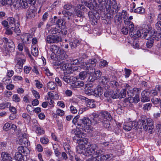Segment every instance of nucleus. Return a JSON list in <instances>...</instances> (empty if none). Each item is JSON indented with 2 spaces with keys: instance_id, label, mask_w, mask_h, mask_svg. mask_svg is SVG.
<instances>
[{
  "instance_id": "nucleus-57",
  "label": "nucleus",
  "mask_w": 161,
  "mask_h": 161,
  "mask_svg": "<svg viewBox=\"0 0 161 161\" xmlns=\"http://www.w3.org/2000/svg\"><path fill=\"white\" fill-rule=\"evenodd\" d=\"M126 89H123L122 91L120 92L119 94V98H124L126 95Z\"/></svg>"
},
{
  "instance_id": "nucleus-25",
  "label": "nucleus",
  "mask_w": 161,
  "mask_h": 161,
  "mask_svg": "<svg viewBox=\"0 0 161 161\" xmlns=\"http://www.w3.org/2000/svg\"><path fill=\"white\" fill-rule=\"evenodd\" d=\"M78 7L79 9H75V14L78 17H80L83 16L84 14V12H82L79 9L80 8V9H83L84 8V7L82 6H80V5H79V6H78Z\"/></svg>"
},
{
  "instance_id": "nucleus-55",
  "label": "nucleus",
  "mask_w": 161,
  "mask_h": 161,
  "mask_svg": "<svg viewBox=\"0 0 161 161\" xmlns=\"http://www.w3.org/2000/svg\"><path fill=\"white\" fill-rule=\"evenodd\" d=\"M120 13L122 18H123L124 20L125 19H126L128 18V14L126 11L123 10L121 13Z\"/></svg>"
},
{
  "instance_id": "nucleus-4",
  "label": "nucleus",
  "mask_w": 161,
  "mask_h": 161,
  "mask_svg": "<svg viewBox=\"0 0 161 161\" xmlns=\"http://www.w3.org/2000/svg\"><path fill=\"white\" fill-rule=\"evenodd\" d=\"M112 119L111 115L107 111H104L100 113L97 117L96 116L93 120L96 123L99 124L105 128H108L109 126V121Z\"/></svg>"
},
{
  "instance_id": "nucleus-45",
  "label": "nucleus",
  "mask_w": 161,
  "mask_h": 161,
  "mask_svg": "<svg viewBox=\"0 0 161 161\" xmlns=\"http://www.w3.org/2000/svg\"><path fill=\"white\" fill-rule=\"evenodd\" d=\"M151 100L152 102L155 104H159V103H161V101L160 98L154 97L151 98Z\"/></svg>"
},
{
  "instance_id": "nucleus-30",
  "label": "nucleus",
  "mask_w": 161,
  "mask_h": 161,
  "mask_svg": "<svg viewBox=\"0 0 161 161\" xmlns=\"http://www.w3.org/2000/svg\"><path fill=\"white\" fill-rule=\"evenodd\" d=\"M20 26V24L18 23V22H16V25L14 27H11V29L13 30L16 33L17 35H19L20 34V30L19 29V27Z\"/></svg>"
},
{
  "instance_id": "nucleus-16",
  "label": "nucleus",
  "mask_w": 161,
  "mask_h": 161,
  "mask_svg": "<svg viewBox=\"0 0 161 161\" xmlns=\"http://www.w3.org/2000/svg\"><path fill=\"white\" fill-rule=\"evenodd\" d=\"M103 93V91L102 87L97 86L94 90H93L92 95L96 97H98L101 96Z\"/></svg>"
},
{
  "instance_id": "nucleus-64",
  "label": "nucleus",
  "mask_w": 161,
  "mask_h": 161,
  "mask_svg": "<svg viewBox=\"0 0 161 161\" xmlns=\"http://www.w3.org/2000/svg\"><path fill=\"white\" fill-rule=\"evenodd\" d=\"M41 142L43 144H47L49 142V140L46 137H43L40 139Z\"/></svg>"
},
{
  "instance_id": "nucleus-44",
  "label": "nucleus",
  "mask_w": 161,
  "mask_h": 161,
  "mask_svg": "<svg viewBox=\"0 0 161 161\" xmlns=\"http://www.w3.org/2000/svg\"><path fill=\"white\" fill-rule=\"evenodd\" d=\"M11 103L9 102L0 104V109H3L10 107Z\"/></svg>"
},
{
  "instance_id": "nucleus-60",
  "label": "nucleus",
  "mask_w": 161,
  "mask_h": 161,
  "mask_svg": "<svg viewBox=\"0 0 161 161\" xmlns=\"http://www.w3.org/2000/svg\"><path fill=\"white\" fill-rule=\"evenodd\" d=\"M21 8H26L29 7V5L26 1H22L21 2Z\"/></svg>"
},
{
  "instance_id": "nucleus-2",
  "label": "nucleus",
  "mask_w": 161,
  "mask_h": 161,
  "mask_svg": "<svg viewBox=\"0 0 161 161\" xmlns=\"http://www.w3.org/2000/svg\"><path fill=\"white\" fill-rule=\"evenodd\" d=\"M99 3V10L102 11H105L106 9L108 13L115 14L117 13L120 8L119 5H117L115 0H98Z\"/></svg>"
},
{
  "instance_id": "nucleus-43",
  "label": "nucleus",
  "mask_w": 161,
  "mask_h": 161,
  "mask_svg": "<svg viewBox=\"0 0 161 161\" xmlns=\"http://www.w3.org/2000/svg\"><path fill=\"white\" fill-rule=\"evenodd\" d=\"M150 39L147 42L146 44L147 47L149 48L153 46L154 41V39L152 38L150 36L149 39H150Z\"/></svg>"
},
{
  "instance_id": "nucleus-42",
  "label": "nucleus",
  "mask_w": 161,
  "mask_h": 161,
  "mask_svg": "<svg viewBox=\"0 0 161 161\" xmlns=\"http://www.w3.org/2000/svg\"><path fill=\"white\" fill-rule=\"evenodd\" d=\"M157 19L158 21L155 24L156 26L158 27V29H161V13L158 15Z\"/></svg>"
},
{
  "instance_id": "nucleus-6",
  "label": "nucleus",
  "mask_w": 161,
  "mask_h": 161,
  "mask_svg": "<svg viewBox=\"0 0 161 161\" xmlns=\"http://www.w3.org/2000/svg\"><path fill=\"white\" fill-rule=\"evenodd\" d=\"M138 128L142 129L143 128L145 130H152L154 128L153 124H150L146 123L145 118H141L138 122Z\"/></svg>"
},
{
  "instance_id": "nucleus-47",
  "label": "nucleus",
  "mask_w": 161,
  "mask_h": 161,
  "mask_svg": "<svg viewBox=\"0 0 161 161\" xmlns=\"http://www.w3.org/2000/svg\"><path fill=\"white\" fill-rule=\"evenodd\" d=\"M65 114L64 111L59 108L57 109L56 111L55 114L60 116H63Z\"/></svg>"
},
{
  "instance_id": "nucleus-32",
  "label": "nucleus",
  "mask_w": 161,
  "mask_h": 161,
  "mask_svg": "<svg viewBox=\"0 0 161 161\" xmlns=\"http://www.w3.org/2000/svg\"><path fill=\"white\" fill-rule=\"evenodd\" d=\"M85 101L86 105L88 107L91 108H94L95 107V104L93 103L92 100L86 98Z\"/></svg>"
},
{
  "instance_id": "nucleus-50",
  "label": "nucleus",
  "mask_w": 161,
  "mask_h": 161,
  "mask_svg": "<svg viewBox=\"0 0 161 161\" xmlns=\"http://www.w3.org/2000/svg\"><path fill=\"white\" fill-rule=\"evenodd\" d=\"M42 70L44 72V73L48 76H51L53 75V74L50 72L49 70L47 68L43 67L42 68Z\"/></svg>"
},
{
  "instance_id": "nucleus-17",
  "label": "nucleus",
  "mask_w": 161,
  "mask_h": 161,
  "mask_svg": "<svg viewBox=\"0 0 161 161\" xmlns=\"http://www.w3.org/2000/svg\"><path fill=\"white\" fill-rule=\"evenodd\" d=\"M1 157L4 161H12V158L11 154L7 152H2L1 153Z\"/></svg>"
},
{
  "instance_id": "nucleus-22",
  "label": "nucleus",
  "mask_w": 161,
  "mask_h": 161,
  "mask_svg": "<svg viewBox=\"0 0 161 161\" xmlns=\"http://www.w3.org/2000/svg\"><path fill=\"white\" fill-rule=\"evenodd\" d=\"M80 42L79 40L77 39L71 40L69 43V46L72 49L75 48L79 46Z\"/></svg>"
},
{
  "instance_id": "nucleus-10",
  "label": "nucleus",
  "mask_w": 161,
  "mask_h": 161,
  "mask_svg": "<svg viewBox=\"0 0 161 161\" xmlns=\"http://www.w3.org/2000/svg\"><path fill=\"white\" fill-rule=\"evenodd\" d=\"M61 41V38L57 36H48L46 38V42L48 43H58Z\"/></svg>"
},
{
  "instance_id": "nucleus-63",
  "label": "nucleus",
  "mask_w": 161,
  "mask_h": 161,
  "mask_svg": "<svg viewBox=\"0 0 161 161\" xmlns=\"http://www.w3.org/2000/svg\"><path fill=\"white\" fill-rule=\"evenodd\" d=\"M108 64V63L107 61L104 60H103L100 61L99 66L102 67H103Z\"/></svg>"
},
{
  "instance_id": "nucleus-7",
  "label": "nucleus",
  "mask_w": 161,
  "mask_h": 161,
  "mask_svg": "<svg viewBox=\"0 0 161 161\" xmlns=\"http://www.w3.org/2000/svg\"><path fill=\"white\" fill-rule=\"evenodd\" d=\"M15 60L16 61V64L15 66V70L18 73H20L22 71V69L24 63L25 62L26 60L22 59L17 57L15 58Z\"/></svg>"
},
{
  "instance_id": "nucleus-39",
  "label": "nucleus",
  "mask_w": 161,
  "mask_h": 161,
  "mask_svg": "<svg viewBox=\"0 0 161 161\" xmlns=\"http://www.w3.org/2000/svg\"><path fill=\"white\" fill-rule=\"evenodd\" d=\"M154 34L151 37L153 39L155 38L157 40H158L161 38V33L159 32L153 31Z\"/></svg>"
},
{
  "instance_id": "nucleus-8",
  "label": "nucleus",
  "mask_w": 161,
  "mask_h": 161,
  "mask_svg": "<svg viewBox=\"0 0 161 161\" xmlns=\"http://www.w3.org/2000/svg\"><path fill=\"white\" fill-rule=\"evenodd\" d=\"M137 127L138 128V122L135 121H130L124 123L123 124V128L126 131H130L133 128V129Z\"/></svg>"
},
{
  "instance_id": "nucleus-18",
  "label": "nucleus",
  "mask_w": 161,
  "mask_h": 161,
  "mask_svg": "<svg viewBox=\"0 0 161 161\" xmlns=\"http://www.w3.org/2000/svg\"><path fill=\"white\" fill-rule=\"evenodd\" d=\"M36 14V9H29L26 14V17L27 19L34 18Z\"/></svg>"
},
{
  "instance_id": "nucleus-36",
  "label": "nucleus",
  "mask_w": 161,
  "mask_h": 161,
  "mask_svg": "<svg viewBox=\"0 0 161 161\" xmlns=\"http://www.w3.org/2000/svg\"><path fill=\"white\" fill-rule=\"evenodd\" d=\"M84 85V82L82 81H75L72 84V86L75 88H79L83 86Z\"/></svg>"
},
{
  "instance_id": "nucleus-53",
  "label": "nucleus",
  "mask_w": 161,
  "mask_h": 161,
  "mask_svg": "<svg viewBox=\"0 0 161 161\" xmlns=\"http://www.w3.org/2000/svg\"><path fill=\"white\" fill-rule=\"evenodd\" d=\"M61 32L60 29H58L56 28H53L52 29L51 33L52 34H60Z\"/></svg>"
},
{
  "instance_id": "nucleus-38",
  "label": "nucleus",
  "mask_w": 161,
  "mask_h": 161,
  "mask_svg": "<svg viewBox=\"0 0 161 161\" xmlns=\"http://www.w3.org/2000/svg\"><path fill=\"white\" fill-rule=\"evenodd\" d=\"M47 87L50 90H54L57 86L56 84L53 82H49L47 83Z\"/></svg>"
},
{
  "instance_id": "nucleus-58",
  "label": "nucleus",
  "mask_w": 161,
  "mask_h": 161,
  "mask_svg": "<svg viewBox=\"0 0 161 161\" xmlns=\"http://www.w3.org/2000/svg\"><path fill=\"white\" fill-rule=\"evenodd\" d=\"M101 79L102 80L101 81L104 84L107 83L110 81L109 78L107 76H102Z\"/></svg>"
},
{
  "instance_id": "nucleus-59",
  "label": "nucleus",
  "mask_w": 161,
  "mask_h": 161,
  "mask_svg": "<svg viewBox=\"0 0 161 161\" xmlns=\"http://www.w3.org/2000/svg\"><path fill=\"white\" fill-rule=\"evenodd\" d=\"M13 100L15 102H19L20 100L19 97L17 94H14L13 96Z\"/></svg>"
},
{
  "instance_id": "nucleus-40",
  "label": "nucleus",
  "mask_w": 161,
  "mask_h": 161,
  "mask_svg": "<svg viewBox=\"0 0 161 161\" xmlns=\"http://www.w3.org/2000/svg\"><path fill=\"white\" fill-rule=\"evenodd\" d=\"M134 12L140 14H144L145 13V9L142 7H138L134 10Z\"/></svg>"
},
{
  "instance_id": "nucleus-29",
  "label": "nucleus",
  "mask_w": 161,
  "mask_h": 161,
  "mask_svg": "<svg viewBox=\"0 0 161 161\" xmlns=\"http://www.w3.org/2000/svg\"><path fill=\"white\" fill-rule=\"evenodd\" d=\"M63 145L66 153L70 155L72 152L70 150L71 147L69 144L67 142H65L63 143Z\"/></svg>"
},
{
  "instance_id": "nucleus-3",
  "label": "nucleus",
  "mask_w": 161,
  "mask_h": 161,
  "mask_svg": "<svg viewBox=\"0 0 161 161\" xmlns=\"http://www.w3.org/2000/svg\"><path fill=\"white\" fill-rule=\"evenodd\" d=\"M98 146L96 144L91 145L90 149L87 148L85 153L86 157H89L86 161H98L97 157L103 154V152L101 149H98Z\"/></svg>"
},
{
  "instance_id": "nucleus-20",
  "label": "nucleus",
  "mask_w": 161,
  "mask_h": 161,
  "mask_svg": "<svg viewBox=\"0 0 161 161\" xmlns=\"http://www.w3.org/2000/svg\"><path fill=\"white\" fill-rule=\"evenodd\" d=\"M78 105L77 103L75 102H72L70 107V111L73 114L76 113L78 111Z\"/></svg>"
},
{
  "instance_id": "nucleus-19",
  "label": "nucleus",
  "mask_w": 161,
  "mask_h": 161,
  "mask_svg": "<svg viewBox=\"0 0 161 161\" xmlns=\"http://www.w3.org/2000/svg\"><path fill=\"white\" fill-rule=\"evenodd\" d=\"M64 62V61L62 62L63 63ZM60 68L64 71V75L69 74V73H66L68 71V70H70V67L68 64L63 63L60 65Z\"/></svg>"
},
{
  "instance_id": "nucleus-14",
  "label": "nucleus",
  "mask_w": 161,
  "mask_h": 161,
  "mask_svg": "<svg viewBox=\"0 0 161 161\" xmlns=\"http://www.w3.org/2000/svg\"><path fill=\"white\" fill-rule=\"evenodd\" d=\"M27 147L25 146H19L18 148V152L25 156L29 154L30 153V150Z\"/></svg>"
},
{
  "instance_id": "nucleus-62",
  "label": "nucleus",
  "mask_w": 161,
  "mask_h": 161,
  "mask_svg": "<svg viewBox=\"0 0 161 161\" xmlns=\"http://www.w3.org/2000/svg\"><path fill=\"white\" fill-rule=\"evenodd\" d=\"M21 2L20 1H16V2H14V4H13L17 8H21Z\"/></svg>"
},
{
  "instance_id": "nucleus-5",
  "label": "nucleus",
  "mask_w": 161,
  "mask_h": 161,
  "mask_svg": "<svg viewBox=\"0 0 161 161\" xmlns=\"http://www.w3.org/2000/svg\"><path fill=\"white\" fill-rule=\"evenodd\" d=\"M97 61L94 58L89 59L83 63L82 68L86 70L89 73H92L95 70V67L96 66Z\"/></svg>"
},
{
  "instance_id": "nucleus-48",
  "label": "nucleus",
  "mask_w": 161,
  "mask_h": 161,
  "mask_svg": "<svg viewBox=\"0 0 161 161\" xmlns=\"http://www.w3.org/2000/svg\"><path fill=\"white\" fill-rule=\"evenodd\" d=\"M94 72L95 73L93 75V77L94 80H97L101 76L102 73L100 70H97Z\"/></svg>"
},
{
  "instance_id": "nucleus-31",
  "label": "nucleus",
  "mask_w": 161,
  "mask_h": 161,
  "mask_svg": "<svg viewBox=\"0 0 161 161\" xmlns=\"http://www.w3.org/2000/svg\"><path fill=\"white\" fill-rule=\"evenodd\" d=\"M152 29V28L151 24H148L145 25L144 26V28L142 29V30H145V31H143V32L147 33L148 34V36L150 37V34L149 32Z\"/></svg>"
},
{
  "instance_id": "nucleus-15",
  "label": "nucleus",
  "mask_w": 161,
  "mask_h": 161,
  "mask_svg": "<svg viewBox=\"0 0 161 161\" xmlns=\"http://www.w3.org/2000/svg\"><path fill=\"white\" fill-rule=\"evenodd\" d=\"M50 51L56 55L61 53L62 49L58 46L56 45H51L50 47Z\"/></svg>"
},
{
  "instance_id": "nucleus-11",
  "label": "nucleus",
  "mask_w": 161,
  "mask_h": 161,
  "mask_svg": "<svg viewBox=\"0 0 161 161\" xmlns=\"http://www.w3.org/2000/svg\"><path fill=\"white\" fill-rule=\"evenodd\" d=\"M143 31H145V30L142 29L138 30L137 31L136 33L134 31L133 32L132 34H131V35L133 36H134V37H136L142 36V37H144L146 39H149L150 37L148 36V34L146 32H143Z\"/></svg>"
},
{
  "instance_id": "nucleus-41",
  "label": "nucleus",
  "mask_w": 161,
  "mask_h": 161,
  "mask_svg": "<svg viewBox=\"0 0 161 161\" xmlns=\"http://www.w3.org/2000/svg\"><path fill=\"white\" fill-rule=\"evenodd\" d=\"M36 132L38 135H41L44 134V131L43 129L38 125L35 126Z\"/></svg>"
},
{
  "instance_id": "nucleus-12",
  "label": "nucleus",
  "mask_w": 161,
  "mask_h": 161,
  "mask_svg": "<svg viewBox=\"0 0 161 161\" xmlns=\"http://www.w3.org/2000/svg\"><path fill=\"white\" fill-rule=\"evenodd\" d=\"M81 2L82 3H84L83 4L89 8L91 10L95 9H97V10H99V6H98L96 3H95V4H93L91 2L85 1L84 0H81Z\"/></svg>"
},
{
  "instance_id": "nucleus-34",
  "label": "nucleus",
  "mask_w": 161,
  "mask_h": 161,
  "mask_svg": "<svg viewBox=\"0 0 161 161\" xmlns=\"http://www.w3.org/2000/svg\"><path fill=\"white\" fill-rule=\"evenodd\" d=\"M73 77L69 75H64L63 78V79L64 81L67 83H70L72 82L73 80Z\"/></svg>"
},
{
  "instance_id": "nucleus-51",
  "label": "nucleus",
  "mask_w": 161,
  "mask_h": 161,
  "mask_svg": "<svg viewBox=\"0 0 161 161\" xmlns=\"http://www.w3.org/2000/svg\"><path fill=\"white\" fill-rule=\"evenodd\" d=\"M31 52L32 54L34 56H36L38 55V49L36 47H32L31 49Z\"/></svg>"
},
{
  "instance_id": "nucleus-24",
  "label": "nucleus",
  "mask_w": 161,
  "mask_h": 161,
  "mask_svg": "<svg viewBox=\"0 0 161 161\" xmlns=\"http://www.w3.org/2000/svg\"><path fill=\"white\" fill-rule=\"evenodd\" d=\"M85 94L88 95H92L93 89L92 88V85H89L86 86L85 88Z\"/></svg>"
},
{
  "instance_id": "nucleus-28",
  "label": "nucleus",
  "mask_w": 161,
  "mask_h": 161,
  "mask_svg": "<svg viewBox=\"0 0 161 161\" xmlns=\"http://www.w3.org/2000/svg\"><path fill=\"white\" fill-rule=\"evenodd\" d=\"M140 92V89L137 88H134L130 92L127 91L128 95L132 97L134 96V93H138Z\"/></svg>"
},
{
  "instance_id": "nucleus-52",
  "label": "nucleus",
  "mask_w": 161,
  "mask_h": 161,
  "mask_svg": "<svg viewBox=\"0 0 161 161\" xmlns=\"http://www.w3.org/2000/svg\"><path fill=\"white\" fill-rule=\"evenodd\" d=\"M110 158V156L109 154H107L106 155H102L100 158L101 161H105L108 158Z\"/></svg>"
},
{
  "instance_id": "nucleus-26",
  "label": "nucleus",
  "mask_w": 161,
  "mask_h": 161,
  "mask_svg": "<svg viewBox=\"0 0 161 161\" xmlns=\"http://www.w3.org/2000/svg\"><path fill=\"white\" fill-rule=\"evenodd\" d=\"M30 36V35L28 33H23L21 35L20 38L23 43H26L29 41Z\"/></svg>"
},
{
  "instance_id": "nucleus-46",
  "label": "nucleus",
  "mask_w": 161,
  "mask_h": 161,
  "mask_svg": "<svg viewBox=\"0 0 161 161\" xmlns=\"http://www.w3.org/2000/svg\"><path fill=\"white\" fill-rule=\"evenodd\" d=\"M152 106V105L151 103H147L143 105L142 109L145 111H148L151 109Z\"/></svg>"
},
{
  "instance_id": "nucleus-56",
  "label": "nucleus",
  "mask_w": 161,
  "mask_h": 161,
  "mask_svg": "<svg viewBox=\"0 0 161 161\" xmlns=\"http://www.w3.org/2000/svg\"><path fill=\"white\" fill-rule=\"evenodd\" d=\"M62 14L64 15V16L67 18L68 20H69L70 18L69 15L70 16L71 13L65 10H64L62 12Z\"/></svg>"
},
{
  "instance_id": "nucleus-9",
  "label": "nucleus",
  "mask_w": 161,
  "mask_h": 161,
  "mask_svg": "<svg viewBox=\"0 0 161 161\" xmlns=\"http://www.w3.org/2000/svg\"><path fill=\"white\" fill-rule=\"evenodd\" d=\"M79 145L76 147V150L77 152L79 154H82L86 157L85 155V153L86 152L87 148L90 149V146L91 145L88 144V147L86 148L84 144H82V143L80 142H77Z\"/></svg>"
},
{
  "instance_id": "nucleus-27",
  "label": "nucleus",
  "mask_w": 161,
  "mask_h": 161,
  "mask_svg": "<svg viewBox=\"0 0 161 161\" xmlns=\"http://www.w3.org/2000/svg\"><path fill=\"white\" fill-rule=\"evenodd\" d=\"M82 131H81V137H80L77 136H76V137H78V138L77 139L76 141H77V142H80L82 143V144H85L87 145V144H89L90 143H88V139L86 138H83L82 137V136L84 134L82 132Z\"/></svg>"
},
{
  "instance_id": "nucleus-49",
  "label": "nucleus",
  "mask_w": 161,
  "mask_h": 161,
  "mask_svg": "<svg viewBox=\"0 0 161 161\" xmlns=\"http://www.w3.org/2000/svg\"><path fill=\"white\" fill-rule=\"evenodd\" d=\"M80 78L83 80L87 76V72L86 71H83L80 72L79 74Z\"/></svg>"
},
{
  "instance_id": "nucleus-33",
  "label": "nucleus",
  "mask_w": 161,
  "mask_h": 161,
  "mask_svg": "<svg viewBox=\"0 0 161 161\" xmlns=\"http://www.w3.org/2000/svg\"><path fill=\"white\" fill-rule=\"evenodd\" d=\"M80 67L78 66H75L73 67H70V70H68V71L66 73H69V74L73 73L74 72L76 71L78 72L80 69Z\"/></svg>"
},
{
  "instance_id": "nucleus-61",
  "label": "nucleus",
  "mask_w": 161,
  "mask_h": 161,
  "mask_svg": "<svg viewBox=\"0 0 161 161\" xmlns=\"http://www.w3.org/2000/svg\"><path fill=\"white\" fill-rule=\"evenodd\" d=\"M115 20L118 22H121L122 20V18L120 15V13H119L115 17Z\"/></svg>"
},
{
  "instance_id": "nucleus-23",
  "label": "nucleus",
  "mask_w": 161,
  "mask_h": 161,
  "mask_svg": "<svg viewBox=\"0 0 161 161\" xmlns=\"http://www.w3.org/2000/svg\"><path fill=\"white\" fill-rule=\"evenodd\" d=\"M19 18L18 17L14 18L13 17H9L7 19V20L9 25H12L14 24V26L16 25V22H18V23H19Z\"/></svg>"
},
{
  "instance_id": "nucleus-37",
  "label": "nucleus",
  "mask_w": 161,
  "mask_h": 161,
  "mask_svg": "<svg viewBox=\"0 0 161 161\" xmlns=\"http://www.w3.org/2000/svg\"><path fill=\"white\" fill-rule=\"evenodd\" d=\"M23 155L18 152H17L15 154V158L18 161H24V157Z\"/></svg>"
},
{
  "instance_id": "nucleus-1",
  "label": "nucleus",
  "mask_w": 161,
  "mask_h": 161,
  "mask_svg": "<svg viewBox=\"0 0 161 161\" xmlns=\"http://www.w3.org/2000/svg\"><path fill=\"white\" fill-rule=\"evenodd\" d=\"M80 116H75L72 120V122L75 124L77 122L78 126L74 131L75 135L77 136L81 137V131H85L88 132L91 129V121L89 118L84 117L82 119H79Z\"/></svg>"
},
{
  "instance_id": "nucleus-21",
  "label": "nucleus",
  "mask_w": 161,
  "mask_h": 161,
  "mask_svg": "<svg viewBox=\"0 0 161 161\" xmlns=\"http://www.w3.org/2000/svg\"><path fill=\"white\" fill-rule=\"evenodd\" d=\"M6 46L8 48V50L10 52L13 51L14 50V42L10 39H8V42L6 43Z\"/></svg>"
},
{
  "instance_id": "nucleus-13",
  "label": "nucleus",
  "mask_w": 161,
  "mask_h": 161,
  "mask_svg": "<svg viewBox=\"0 0 161 161\" xmlns=\"http://www.w3.org/2000/svg\"><path fill=\"white\" fill-rule=\"evenodd\" d=\"M19 143L21 145H24L25 146H28L30 145V142L28 140V137L26 134H22L20 136Z\"/></svg>"
},
{
  "instance_id": "nucleus-35",
  "label": "nucleus",
  "mask_w": 161,
  "mask_h": 161,
  "mask_svg": "<svg viewBox=\"0 0 161 161\" xmlns=\"http://www.w3.org/2000/svg\"><path fill=\"white\" fill-rule=\"evenodd\" d=\"M56 56L58 57L59 59L61 60H64L68 57L63 50H62V51H61V53L59 54H58Z\"/></svg>"
},
{
  "instance_id": "nucleus-54",
  "label": "nucleus",
  "mask_w": 161,
  "mask_h": 161,
  "mask_svg": "<svg viewBox=\"0 0 161 161\" xmlns=\"http://www.w3.org/2000/svg\"><path fill=\"white\" fill-rule=\"evenodd\" d=\"M64 22L63 20L62 19H58L56 23L59 27H60L64 25Z\"/></svg>"
}]
</instances>
